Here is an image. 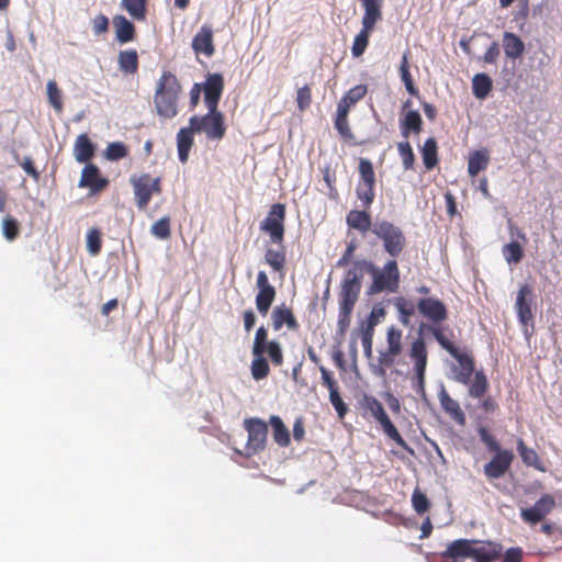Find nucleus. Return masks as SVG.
I'll return each mask as SVG.
<instances>
[{
	"mask_svg": "<svg viewBox=\"0 0 562 562\" xmlns=\"http://www.w3.org/2000/svg\"><path fill=\"white\" fill-rule=\"evenodd\" d=\"M514 454L509 450L496 452L495 457L484 465V474L490 479L502 477L510 468Z\"/></svg>",
	"mask_w": 562,
	"mask_h": 562,
	"instance_id": "dca6fc26",
	"label": "nucleus"
},
{
	"mask_svg": "<svg viewBox=\"0 0 562 562\" xmlns=\"http://www.w3.org/2000/svg\"><path fill=\"white\" fill-rule=\"evenodd\" d=\"M347 224L361 233H366L371 228V217L364 211L352 210L347 215Z\"/></svg>",
	"mask_w": 562,
	"mask_h": 562,
	"instance_id": "cd10ccee",
	"label": "nucleus"
},
{
	"mask_svg": "<svg viewBox=\"0 0 562 562\" xmlns=\"http://www.w3.org/2000/svg\"><path fill=\"white\" fill-rule=\"evenodd\" d=\"M378 325V321H367L361 324V342L364 353L370 357L372 353V340L374 327Z\"/></svg>",
	"mask_w": 562,
	"mask_h": 562,
	"instance_id": "c9c22d12",
	"label": "nucleus"
},
{
	"mask_svg": "<svg viewBox=\"0 0 562 562\" xmlns=\"http://www.w3.org/2000/svg\"><path fill=\"white\" fill-rule=\"evenodd\" d=\"M109 29V19L103 14H98L92 19V31L95 35L105 33Z\"/></svg>",
	"mask_w": 562,
	"mask_h": 562,
	"instance_id": "69168bd1",
	"label": "nucleus"
},
{
	"mask_svg": "<svg viewBox=\"0 0 562 562\" xmlns=\"http://www.w3.org/2000/svg\"><path fill=\"white\" fill-rule=\"evenodd\" d=\"M46 95L48 103L52 105V108L57 112L61 113L64 105H63V92L58 88L55 80H48L46 83Z\"/></svg>",
	"mask_w": 562,
	"mask_h": 562,
	"instance_id": "473e14b6",
	"label": "nucleus"
},
{
	"mask_svg": "<svg viewBox=\"0 0 562 562\" xmlns=\"http://www.w3.org/2000/svg\"><path fill=\"white\" fill-rule=\"evenodd\" d=\"M395 307L398 312V319L404 326H409L411 316L414 314V305L412 302L398 297L395 301Z\"/></svg>",
	"mask_w": 562,
	"mask_h": 562,
	"instance_id": "58836bf2",
	"label": "nucleus"
},
{
	"mask_svg": "<svg viewBox=\"0 0 562 562\" xmlns=\"http://www.w3.org/2000/svg\"><path fill=\"white\" fill-rule=\"evenodd\" d=\"M127 155L126 146L121 142H114L108 145L104 156L110 161L124 158Z\"/></svg>",
	"mask_w": 562,
	"mask_h": 562,
	"instance_id": "a18cd8bd",
	"label": "nucleus"
},
{
	"mask_svg": "<svg viewBox=\"0 0 562 562\" xmlns=\"http://www.w3.org/2000/svg\"><path fill=\"white\" fill-rule=\"evenodd\" d=\"M364 8L361 23L362 27L373 30L375 23L382 19V0H360Z\"/></svg>",
	"mask_w": 562,
	"mask_h": 562,
	"instance_id": "412c9836",
	"label": "nucleus"
},
{
	"mask_svg": "<svg viewBox=\"0 0 562 562\" xmlns=\"http://www.w3.org/2000/svg\"><path fill=\"white\" fill-rule=\"evenodd\" d=\"M352 310V305L339 304L338 328L341 334L346 331L350 324V315Z\"/></svg>",
	"mask_w": 562,
	"mask_h": 562,
	"instance_id": "4d7b16f0",
	"label": "nucleus"
},
{
	"mask_svg": "<svg viewBox=\"0 0 562 562\" xmlns=\"http://www.w3.org/2000/svg\"><path fill=\"white\" fill-rule=\"evenodd\" d=\"M113 25L115 29V38L119 43L126 44L134 40L135 27L124 15L114 16Z\"/></svg>",
	"mask_w": 562,
	"mask_h": 562,
	"instance_id": "5701e85b",
	"label": "nucleus"
},
{
	"mask_svg": "<svg viewBox=\"0 0 562 562\" xmlns=\"http://www.w3.org/2000/svg\"><path fill=\"white\" fill-rule=\"evenodd\" d=\"M251 375L256 381L265 379L269 374V364L263 357V353L254 355L251 362Z\"/></svg>",
	"mask_w": 562,
	"mask_h": 562,
	"instance_id": "e433bc0d",
	"label": "nucleus"
},
{
	"mask_svg": "<svg viewBox=\"0 0 562 562\" xmlns=\"http://www.w3.org/2000/svg\"><path fill=\"white\" fill-rule=\"evenodd\" d=\"M265 260L274 271H280L284 266L285 257L281 251L268 249L265 255Z\"/></svg>",
	"mask_w": 562,
	"mask_h": 562,
	"instance_id": "8fccbe9b",
	"label": "nucleus"
},
{
	"mask_svg": "<svg viewBox=\"0 0 562 562\" xmlns=\"http://www.w3.org/2000/svg\"><path fill=\"white\" fill-rule=\"evenodd\" d=\"M555 506V501L553 496L549 494H544L541 496L532 507L522 508L520 510L521 519L533 526L539 521L543 520L547 515H549Z\"/></svg>",
	"mask_w": 562,
	"mask_h": 562,
	"instance_id": "f8f14e48",
	"label": "nucleus"
},
{
	"mask_svg": "<svg viewBox=\"0 0 562 562\" xmlns=\"http://www.w3.org/2000/svg\"><path fill=\"white\" fill-rule=\"evenodd\" d=\"M374 184L359 183L357 187V196L364 206H369L374 200Z\"/></svg>",
	"mask_w": 562,
	"mask_h": 562,
	"instance_id": "864d4df0",
	"label": "nucleus"
},
{
	"mask_svg": "<svg viewBox=\"0 0 562 562\" xmlns=\"http://www.w3.org/2000/svg\"><path fill=\"white\" fill-rule=\"evenodd\" d=\"M284 217L285 206L281 203H276L260 224V229L269 234L271 241L274 244H281L283 240Z\"/></svg>",
	"mask_w": 562,
	"mask_h": 562,
	"instance_id": "1a4fd4ad",
	"label": "nucleus"
},
{
	"mask_svg": "<svg viewBox=\"0 0 562 562\" xmlns=\"http://www.w3.org/2000/svg\"><path fill=\"white\" fill-rule=\"evenodd\" d=\"M189 124L196 133H203L209 139L220 140L226 133L224 115L217 110H207L205 115H193Z\"/></svg>",
	"mask_w": 562,
	"mask_h": 562,
	"instance_id": "20e7f679",
	"label": "nucleus"
},
{
	"mask_svg": "<svg viewBox=\"0 0 562 562\" xmlns=\"http://www.w3.org/2000/svg\"><path fill=\"white\" fill-rule=\"evenodd\" d=\"M479 436H480V439L483 443H485V446L487 447V449L490 451H494V452H498V451H502L501 448H499V445L498 442L496 441V439L488 432V430L484 427H480L479 428Z\"/></svg>",
	"mask_w": 562,
	"mask_h": 562,
	"instance_id": "052dcab7",
	"label": "nucleus"
},
{
	"mask_svg": "<svg viewBox=\"0 0 562 562\" xmlns=\"http://www.w3.org/2000/svg\"><path fill=\"white\" fill-rule=\"evenodd\" d=\"M329 401L336 409L338 416L342 418L346 415L348 407L340 397L338 390H333V392L329 393Z\"/></svg>",
	"mask_w": 562,
	"mask_h": 562,
	"instance_id": "e2e57ef3",
	"label": "nucleus"
},
{
	"mask_svg": "<svg viewBox=\"0 0 562 562\" xmlns=\"http://www.w3.org/2000/svg\"><path fill=\"white\" fill-rule=\"evenodd\" d=\"M517 450L525 464L537 467L539 461L537 452L533 449L528 448L521 439L517 442Z\"/></svg>",
	"mask_w": 562,
	"mask_h": 562,
	"instance_id": "c03bdc74",
	"label": "nucleus"
},
{
	"mask_svg": "<svg viewBox=\"0 0 562 562\" xmlns=\"http://www.w3.org/2000/svg\"><path fill=\"white\" fill-rule=\"evenodd\" d=\"M422 116L416 110H409L405 113L401 121V133L404 137H408L409 133H419L422 130Z\"/></svg>",
	"mask_w": 562,
	"mask_h": 562,
	"instance_id": "bb28decb",
	"label": "nucleus"
},
{
	"mask_svg": "<svg viewBox=\"0 0 562 562\" xmlns=\"http://www.w3.org/2000/svg\"><path fill=\"white\" fill-rule=\"evenodd\" d=\"M224 89L223 76L220 74H209L203 85L204 102L207 110L217 109Z\"/></svg>",
	"mask_w": 562,
	"mask_h": 562,
	"instance_id": "2eb2a0df",
	"label": "nucleus"
},
{
	"mask_svg": "<svg viewBox=\"0 0 562 562\" xmlns=\"http://www.w3.org/2000/svg\"><path fill=\"white\" fill-rule=\"evenodd\" d=\"M319 372L322 375V382L328 389L329 393L333 392V390H338L337 382L325 367L321 366Z\"/></svg>",
	"mask_w": 562,
	"mask_h": 562,
	"instance_id": "774afa93",
	"label": "nucleus"
},
{
	"mask_svg": "<svg viewBox=\"0 0 562 562\" xmlns=\"http://www.w3.org/2000/svg\"><path fill=\"white\" fill-rule=\"evenodd\" d=\"M418 312L434 324L443 322L447 318L445 304L435 297L419 299L417 302Z\"/></svg>",
	"mask_w": 562,
	"mask_h": 562,
	"instance_id": "f3484780",
	"label": "nucleus"
},
{
	"mask_svg": "<svg viewBox=\"0 0 562 562\" xmlns=\"http://www.w3.org/2000/svg\"><path fill=\"white\" fill-rule=\"evenodd\" d=\"M312 101L311 89L308 86H304L297 90L296 102L301 111L306 110Z\"/></svg>",
	"mask_w": 562,
	"mask_h": 562,
	"instance_id": "0e129e2a",
	"label": "nucleus"
},
{
	"mask_svg": "<svg viewBox=\"0 0 562 562\" xmlns=\"http://www.w3.org/2000/svg\"><path fill=\"white\" fill-rule=\"evenodd\" d=\"M181 86L171 72H164L155 93L157 113L165 119H172L178 113L177 102Z\"/></svg>",
	"mask_w": 562,
	"mask_h": 562,
	"instance_id": "7ed1b4c3",
	"label": "nucleus"
},
{
	"mask_svg": "<svg viewBox=\"0 0 562 562\" xmlns=\"http://www.w3.org/2000/svg\"><path fill=\"white\" fill-rule=\"evenodd\" d=\"M397 149H398L400 156L402 158L404 169L405 170L412 169L414 166L415 156H414V153H413V149H412V146L409 145V143L408 142L398 143Z\"/></svg>",
	"mask_w": 562,
	"mask_h": 562,
	"instance_id": "49530a36",
	"label": "nucleus"
},
{
	"mask_svg": "<svg viewBox=\"0 0 562 562\" xmlns=\"http://www.w3.org/2000/svg\"><path fill=\"white\" fill-rule=\"evenodd\" d=\"M409 358L414 362V372L416 382L413 387L422 398H426V390H425V376H426V368L428 360V352L426 348L425 340L422 336L417 337L411 345L409 348Z\"/></svg>",
	"mask_w": 562,
	"mask_h": 562,
	"instance_id": "423d86ee",
	"label": "nucleus"
},
{
	"mask_svg": "<svg viewBox=\"0 0 562 562\" xmlns=\"http://www.w3.org/2000/svg\"><path fill=\"white\" fill-rule=\"evenodd\" d=\"M360 262L363 273L367 271L372 278V283L368 288L367 294L394 293L398 290L400 271L395 260H389L383 268H379L367 260H360Z\"/></svg>",
	"mask_w": 562,
	"mask_h": 562,
	"instance_id": "f03ea898",
	"label": "nucleus"
},
{
	"mask_svg": "<svg viewBox=\"0 0 562 562\" xmlns=\"http://www.w3.org/2000/svg\"><path fill=\"white\" fill-rule=\"evenodd\" d=\"M192 48L196 54H203L207 57L214 54L213 30L210 25L204 24L201 26L192 40Z\"/></svg>",
	"mask_w": 562,
	"mask_h": 562,
	"instance_id": "a211bd4d",
	"label": "nucleus"
},
{
	"mask_svg": "<svg viewBox=\"0 0 562 562\" xmlns=\"http://www.w3.org/2000/svg\"><path fill=\"white\" fill-rule=\"evenodd\" d=\"M119 67L123 72L134 74L138 67V56L136 50L127 49L119 54Z\"/></svg>",
	"mask_w": 562,
	"mask_h": 562,
	"instance_id": "2f4dec72",
	"label": "nucleus"
},
{
	"mask_svg": "<svg viewBox=\"0 0 562 562\" xmlns=\"http://www.w3.org/2000/svg\"><path fill=\"white\" fill-rule=\"evenodd\" d=\"M382 429L385 432V435L390 439L394 440L400 447H402L404 449L408 448L407 443L402 438V436L400 435V432L397 431V429L395 428V426L392 424L391 420L385 423L384 425H382Z\"/></svg>",
	"mask_w": 562,
	"mask_h": 562,
	"instance_id": "bf43d9fd",
	"label": "nucleus"
},
{
	"mask_svg": "<svg viewBox=\"0 0 562 562\" xmlns=\"http://www.w3.org/2000/svg\"><path fill=\"white\" fill-rule=\"evenodd\" d=\"M438 398L442 409L451 417V419L463 426L465 424V414L461 409L459 403L447 393L443 384L440 385Z\"/></svg>",
	"mask_w": 562,
	"mask_h": 562,
	"instance_id": "6ab92c4d",
	"label": "nucleus"
},
{
	"mask_svg": "<svg viewBox=\"0 0 562 562\" xmlns=\"http://www.w3.org/2000/svg\"><path fill=\"white\" fill-rule=\"evenodd\" d=\"M504 52L508 58L516 59L522 53L525 45L522 41L514 33L505 32L503 35Z\"/></svg>",
	"mask_w": 562,
	"mask_h": 562,
	"instance_id": "393cba45",
	"label": "nucleus"
},
{
	"mask_svg": "<svg viewBox=\"0 0 562 562\" xmlns=\"http://www.w3.org/2000/svg\"><path fill=\"white\" fill-rule=\"evenodd\" d=\"M503 256L508 263H517L521 260L522 249L517 241H512L503 247Z\"/></svg>",
	"mask_w": 562,
	"mask_h": 562,
	"instance_id": "79ce46f5",
	"label": "nucleus"
},
{
	"mask_svg": "<svg viewBox=\"0 0 562 562\" xmlns=\"http://www.w3.org/2000/svg\"><path fill=\"white\" fill-rule=\"evenodd\" d=\"M258 293L256 295V307L258 312L266 316L276 297V289L269 283L268 276L265 271H259L257 276Z\"/></svg>",
	"mask_w": 562,
	"mask_h": 562,
	"instance_id": "ddd939ff",
	"label": "nucleus"
},
{
	"mask_svg": "<svg viewBox=\"0 0 562 562\" xmlns=\"http://www.w3.org/2000/svg\"><path fill=\"white\" fill-rule=\"evenodd\" d=\"M367 91L368 88L366 85H357L348 90L345 97L347 98L349 104H356L366 95Z\"/></svg>",
	"mask_w": 562,
	"mask_h": 562,
	"instance_id": "680f3d73",
	"label": "nucleus"
},
{
	"mask_svg": "<svg viewBox=\"0 0 562 562\" xmlns=\"http://www.w3.org/2000/svg\"><path fill=\"white\" fill-rule=\"evenodd\" d=\"M150 233L159 238V239H167L170 236V220L169 217L165 216L156 221L151 227Z\"/></svg>",
	"mask_w": 562,
	"mask_h": 562,
	"instance_id": "37998d69",
	"label": "nucleus"
},
{
	"mask_svg": "<svg viewBox=\"0 0 562 562\" xmlns=\"http://www.w3.org/2000/svg\"><path fill=\"white\" fill-rule=\"evenodd\" d=\"M488 387L487 379L483 371H476L474 380L470 385L469 395L474 398H480L484 395Z\"/></svg>",
	"mask_w": 562,
	"mask_h": 562,
	"instance_id": "4c0bfd02",
	"label": "nucleus"
},
{
	"mask_svg": "<svg viewBox=\"0 0 562 562\" xmlns=\"http://www.w3.org/2000/svg\"><path fill=\"white\" fill-rule=\"evenodd\" d=\"M245 428L248 431L247 450L249 452H257L265 448L268 425L260 418H248L244 422Z\"/></svg>",
	"mask_w": 562,
	"mask_h": 562,
	"instance_id": "9b49d317",
	"label": "nucleus"
},
{
	"mask_svg": "<svg viewBox=\"0 0 562 562\" xmlns=\"http://www.w3.org/2000/svg\"><path fill=\"white\" fill-rule=\"evenodd\" d=\"M194 133H196V132L189 124V126L180 128L177 134L178 156H179V160L182 164H186L189 159V153L193 145V134Z\"/></svg>",
	"mask_w": 562,
	"mask_h": 562,
	"instance_id": "4be33fe9",
	"label": "nucleus"
},
{
	"mask_svg": "<svg viewBox=\"0 0 562 562\" xmlns=\"http://www.w3.org/2000/svg\"><path fill=\"white\" fill-rule=\"evenodd\" d=\"M87 249L92 256H95L101 250V234L99 229L92 228L87 234Z\"/></svg>",
	"mask_w": 562,
	"mask_h": 562,
	"instance_id": "3c124183",
	"label": "nucleus"
},
{
	"mask_svg": "<svg viewBox=\"0 0 562 562\" xmlns=\"http://www.w3.org/2000/svg\"><path fill=\"white\" fill-rule=\"evenodd\" d=\"M424 328H426L428 331H430L432 334V336L435 337V339L438 341V344L446 350L448 351L450 355H454V352H457V347L453 346L452 342H450L445 336L443 334L441 333L440 328L437 327L436 325H425V324H422L420 325V330H423Z\"/></svg>",
	"mask_w": 562,
	"mask_h": 562,
	"instance_id": "a19ab883",
	"label": "nucleus"
},
{
	"mask_svg": "<svg viewBox=\"0 0 562 562\" xmlns=\"http://www.w3.org/2000/svg\"><path fill=\"white\" fill-rule=\"evenodd\" d=\"M372 30L362 27L361 31L356 35L351 47V54L353 57H360L369 43V36Z\"/></svg>",
	"mask_w": 562,
	"mask_h": 562,
	"instance_id": "ea45409f",
	"label": "nucleus"
},
{
	"mask_svg": "<svg viewBox=\"0 0 562 562\" xmlns=\"http://www.w3.org/2000/svg\"><path fill=\"white\" fill-rule=\"evenodd\" d=\"M362 279V266L360 260H357L352 263L344 277L339 304L355 306L361 291Z\"/></svg>",
	"mask_w": 562,
	"mask_h": 562,
	"instance_id": "6e6552de",
	"label": "nucleus"
},
{
	"mask_svg": "<svg viewBox=\"0 0 562 562\" xmlns=\"http://www.w3.org/2000/svg\"><path fill=\"white\" fill-rule=\"evenodd\" d=\"M533 303V289L529 284H524L519 288L516 302L515 310L518 315V319L522 327H525V331H527L526 327L529 322L532 321V312L531 305Z\"/></svg>",
	"mask_w": 562,
	"mask_h": 562,
	"instance_id": "4468645a",
	"label": "nucleus"
},
{
	"mask_svg": "<svg viewBox=\"0 0 562 562\" xmlns=\"http://www.w3.org/2000/svg\"><path fill=\"white\" fill-rule=\"evenodd\" d=\"M271 318L274 330H280L284 324L292 330L296 329L299 326L291 310L284 305L276 306L272 311Z\"/></svg>",
	"mask_w": 562,
	"mask_h": 562,
	"instance_id": "b1692460",
	"label": "nucleus"
},
{
	"mask_svg": "<svg viewBox=\"0 0 562 562\" xmlns=\"http://www.w3.org/2000/svg\"><path fill=\"white\" fill-rule=\"evenodd\" d=\"M454 380L461 384L468 385L474 372V368H454Z\"/></svg>",
	"mask_w": 562,
	"mask_h": 562,
	"instance_id": "338daca9",
	"label": "nucleus"
},
{
	"mask_svg": "<svg viewBox=\"0 0 562 562\" xmlns=\"http://www.w3.org/2000/svg\"><path fill=\"white\" fill-rule=\"evenodd\" d=\"M121 7L134 19L144 20L146 14V0H122Z\"/></svg>",
	"mask_w": 562,
	"mask_h": 562,
	"instance_id": "f704fd0d",
	"label": "nucleus"
},
{
	"mask_svg": "<svg viewBox=\"0 0 562 562\" xmlns=\"http://www.w3.org/2000/svg\"><path fill=\"white\" fill-rule=\"evenodd\" d=\"M368 408H369L371 415L374 417V419L381 426L391 420L389 418L387 414L385 413L382 404L378 400H375V398L369 400Z\"/></svg>",
	"mask_w": 562,
	"mask_h": 562,
	"instance_id": "de8ad7c7",
	"label": "nucleus"
},
{
	"mask_svg": "<svg viewBox=\"0 0 562 562\" xmlns=\"http://www.w3.org/2000/svg\"><path fill=\"white\" fill-rule=\"evenodd\" d=\"M1 228L3 236L8 240H13L19 234V223L10 216L2 220Z\"/></svg>",
	"mask_w": 562,
	"mask_h": 562,
	"instance_id": "5fc2aeb1",
	"label": "nucleus"
},
{
	"mask_svg": "<svg viewBox=\"0 0 562 562\" xmlns=\"http://www.w3.org/2000/svg\"><path fill=\"white\" fill-rule=\"evenodd\" d=\"M423 161L426 169L430 170L435 168L438 162L437 158V144L434 138H428L425 140L422 147Z\"/></svg>",
	"mask_w": 562,
	"mask_h": 562,
	"instance_id": "72a5a7b5",
	"label": "nucleus"
},
{
	"mask_svg": "<svg viewBox=\"0 0 562 562\" xmlns=\"http://www.w3.org/2000/svg\"><path fill=\"white\" fill-rule=\"evenodd\" d=\"M108 184L105 179L100 178L99 169L94 165H87L81 172L79 187L90 188L92 191L102 190Z\"/></svg>",
	"mask_w": 562,
	"mask_h": 562,
	"instance_id": "aec40b11",
	"label": "nucleus"
},
{
	"mask_svg": "<svg viewBox=\"0 0 562 562\" xmlns=\"http://www.w3.org/2000/svg\"><path fill=\"white\" fill-rule=\"evenodd\" d=\"M492 86V80L486 74H476L472 79V91L476 99H485Z\"/></svg>",
	"mask_w": 562,
	"mask_h": 562,
	"instance_id": "7c9ffc66",
	"label": "nucleus"
},
{
	"mask_svg": "<svg viewBox=\"0 0 562 562\" xmlns=\"http://www.w3.org/2000/svg\"><path fill=\"white\" fill-rule=\"evenodd\" d=\"M503 547L497 542L458 539L451 542L443 553L445 562H493Z\"/></svg>",
	"mask_w": 562,
	"mask_h": 562,
	"instance_id": "f257e3e1",
	"label": "nucleus"
},
{
	"mask_svg": "<svg viewBox=\"0 0 562 562\" xmlns=\"http://www.w3.org/2000/svg\"><path fill=\"white\" fill-rule=\"evenodd\" d=\"M133 188L135 203L139 210H145L153 196L161 192L160 178H151L149 173L133 175L130 178Z\"/></svg>",
	"mask_w": 562,
	"mask_h": 562,
	"instance_id": "0eeeda50",
	"label": "nucleus"
},
{
	"mask_svg": "<svg viewBox=\"0 0 562 562\" xmlns=\"http://www.w3.org/2000/svg\"><path fill=\"white\" fill-rule=\"evenodd\" d=\"M412 504H413L415 512L419 515H423L429 508V499L419 490H415L413 492Z\"/></svg>",
	"mask_w": 562,
	"mask_h": 562,
	"instance_id": "603ef678",
	"label": "nucleus"
},
{
	"mask_svg": "<svg viewBox=\"0 0 562 562\" xmlns=\"http://www.w3.org/2000/svg\"><path fill=\"white\" fill-rule=\"evenodd\" d=\"M267 330L265 327H259L256 331L254 345H252V355H259L266 352L267 342Z\"/></svg>",
	"mask_w": 562,
	"mask_h": 562,
	"instance_id": "6e6d98bb",
	"label": "nucleus"
},
{
	"mask_svg": "<svg viewBox=\"0 0 562 562\" xmlns=\"http://www.w3.org/2000/svg\"><path fill=\"white\" fill-rule=\"evenodd\" d=\"M93 145L86 134L77 137L74 145V155L78 162L88 161L93 155Z\"/></svg>",
	"mask_w": 562,
	"mask_h": 562,
	"instance_id": "a878e982",
	"label": "nucleus"
},
{
	"mask_svg": "<svg viewBox=\"0 0 562 562\" xmlns=\"http://www.w3.org/2000/svg\"><path fill=\"white\" fill-rule=\"evenodd\" d=\"M269 423L272 427L274 441L280 447H288L290 443V434L282 419L277 415H271Z\"/></svg>",
	"mask_w": 562,
	"mask_h": 562,
	"instance_id": "c85d7f7f",
	"label": "nucleus"
},
{
	"mask_svg": "<svg viewBox=\"0 0 562 562\" xmlns=\"http://www.w3.org/2000/svg\"><path fill=\"white\" fill-rule=\"evenodd\" d=\"M266 351L268 352L273 364L280 366L283 362L282 349L278 341H269L266 346Z\"/></svg>",
	"mask_w": 562,
	"mask_h": 562,
	"instance_id": "13d9d810",
	"label": "nucleus"
},
{
	"mask_svg": "<svg viewBox=\"0 0 562 562\" xmlns=\"http://www.w3.org/2000/svg\"><path fill=\"white\" fill-rule=\"evenodd\" d=\"M402 330L391 326L386 333L387 348L384 351H379L378 361L381 366L390 368L394 364L395 358L401 355L403 350L402 345Z\"/></svg>",
	"mask_w": 562,
	"mask_h": 562,
	"instance_id": "9d476101",
	"label": "nucleus"
},
{
	"mask_svg": "<svg viewBox=\"0 0 562 562\" xmlns=\"http://www.w3.org/2000/svg\"><path fill=\"white\" fill-rule=\"evenodd\" d=\"M359 172L361 177V182L364 184H374L375 183V176L373 166L370 160L368 159H361L359 164Z\"/></svg>",
	"mask_w": 562,
	"mask_h": 562,
	"instance_id": "09e8293b",
	"label": "nucleus"
},
{
	"mask_svg": "<svg viewBox=\"0 0 562 562\" xmlns=\"http://www.w3.org/2000/svg\"><path fill=\"white\" fill-rule=\"evenodd\" d=\"M488 160H490L488 153L485 149L476 150V151L472 153L469 157V162H468L469 175L474 177L480 171L486 169L487 165H488Z\"/></svg>",
	"mask_w": 562,
	"mask_h": 562,
	"instance_id": "c756f323",
	"label": "nucleus"
},
{
	"mask_svg": "<svg viewBox=\"0 0 562 562\" xmlns=\"http://www.w3.org/2000/svg\"><path fill=\"white\" fill-rule=\"evenodd\" d=\"M372 233L383 240L385 251L392 257L398 256L405 246V237L400 227L387 221H376Z\"/></svg>",
	"mask_w": 562,
	"mask_h": 562,
	"instance_id": "39448f33",
	"label": "nucleus"
}]
</instances>
